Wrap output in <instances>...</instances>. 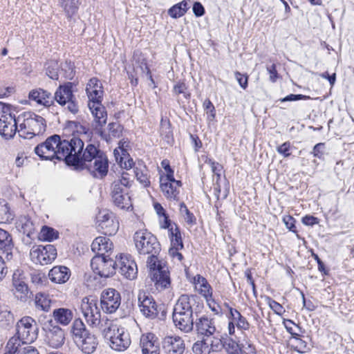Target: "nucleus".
<instances>
[{
    "label": "nucleus",
    "instance_id": "f257e3e1",
    "mask_svg": "<svg viewBox=\"0 0 354 354\" xmlns=\"http://www.w3.org/2000/svg\"><path fill=\"white\" fill-rule=\"evenodd\" d=\"M68 165L86 169L94 177L102 178L107 174L109 163L106 156L93 144L84 142L82 138H73L69 142Z\"/></svg>",
    "mask_w": 354,
    "mask_h": 354
},
{
    "label": "nucleus",
    "instance_id": "f03ea898",
    "mask_svg": "<svg viewBox=\"0 0 354 354\" xmlns=\"http://www.w3.org/2000/svg\"><path fill=\"white\" fill-rule=\"evenodd\" d=\"M196 296L182 295L176 301L173 310L172 319L176 328L185 333L193 330V309Z\"/></svg>",
    "mask_w": 354,
    "mask_h": 354
},
{
    "label": "nucleus",
    "instance_id": "7ed1b4c3",
    "mask_svg": "<svg viewBox=\"0 0 354 354\" xmlns=\"http://www.w3.org/2000/svg\"><path fill=\"white\" fill-rule=\"evenodd\" d=\"M86 94L88 98V106L95 122L99 127H102L106 122L107 114L101 103L103 90L100 82L97 78H91L86 85Z\"/></svg>",
    "mask_w": 354,
    "mask_h": 354
},
{
    "label": "nucleus",
    "instance_id": "20e7f679",
    "mask_svg": "<svg viewBox=\"0 0 354 354\" xmlns=\"http://www.w3.org/2000/svg\"><path fill=\"white\" fill-rule=\"evenodd\" d=\"M68 142L66 140H61L59 136L54 135L48 138L44 142L38 145L35 148V152L42 159L57 158L66 162L70 147Z\"/></svg>",
    "mask_w": 354,
    "mask_h": 354
},
{
    "label": "nucleus",
    "instance_id": "39448f33",
    "mask_svg": "<svg viewBox=\"0 0 354 354\" xmlns=\"http://www.w3.org/2000/svg\"><path fill=\"white\" fill-rule=\"evenodd\" d=\"M18 133L24 138L30 139L46 131V121L41 116L32 112H25L18 116Z\"/></svg>",
    "mask_w": 354,
    "mask_h": 354
},
{
    "label": "nucleus",
    "instance_id": "423d86ee",
    "mask_svg": "<svg viewBox=\"0 0 354 354\" xmlns=\"http://www.w3.org/2000/svg\"><path fill=\"white\" fill-rule=\"evenodd\" d=\"M157 254H149L147 266L149 270V277L154 283L156 289L163 290L169 286L171 281L168 268L158 260Z\"/></svg>",
    "mask_w": 354,
    "mask_h": 354
},
{
    "label": "nucleus",
    "instance_id": "0eeeda50",
    "mask_svg": "<svg viewBox=\"0 0 354 354\" xmlns=\"http://www.w3.org/2000/svg\"><path fill=\"white\" fill-rule=\"evenodd\" d=\"M106 325L103 335L105 338L110 339L111 348L118 352L125 351L129 346L131 340L124 328H120L112 322L106 323Z\"/></svg>",
    "mask_w": 354,
    "mask_h": 354
},
{
    "label": "nucleus",
    "instance_id": "6e6552de",
    "mask_svg": "<svg viewBox=\"0 0 354 354\" xmlns=\"http://www.w3.org/2000/svg\"><path fill=\"white\" fill-rule=\"evenodd\" d=\"M133 241L140 254H158L160 245L156 237L147 230H140L134 234Z\"/></svg>",
    "mask_w": 354,
    "mask_h": 354
},
{
    "label": "nucleus",
    "instance_id": "1a4fd4ad",
    "mask_svg": "<svg viewBox=\"0 0 354 354\" xmlns=\"http://www.w3.org/2000/svg\"><path fill=\"white\" fill-rule=\"evenodd\" d=\"M73 84L66 82L59 85L54 94L55 100L62 106L73 114H77L79 111V106L73 91Z\"/></svg>",
    "mask_w": 354,
    "mask_h": 354
},
{
    "label": "nucleus",
    "instance_id": "9d476101",
    "mask_svg": "<svg viewBox=\"0 0 354 354\" xmlns=\"http://www.w3.org/2000/svg\"><path fill=\"white\" fill-rule=\"evenodd\" d=\"M1 111L0 113V135L5 139L14 137L17 131L18 118L11 111L10 106L0 103Z\"/></svg>",
    "mask_w": 354,
    "mask_h": 354
},
{
    "label": "nucleus",
    "instance_id": "9b49d317",
    "mask_svg": "<svg viewBox=\"0 0 354 354\" xmlns=\"http://www.w3.org/2000/svg\"><path fill=\"white\" fill-rule=\"evenodd\" d=\"M16 330L17 336L21 339L30 344L37 338L39 328L32 317L25 316L17 322Z\"/></svg>",
    "mask_w": 354,
    "mask_h": 354
},
{
    "label": "nucleus",
    "instance_id": "f8f14e48",
    "mask_svg": "<svg viewBox=\"0 0 354 354\" xmlns=\"http://www.w3.org/2000/svg\"><path fill=\"white\" fill-rule=\"evenodd\" d=\"M80 308L86 323L92 328H97L101 322V313L94 299L84 297Z\"/></svg>",
    "mask_w": 354,
    "mask_h": 354
},
{
    "label": "nucleus",
    "instance_id": "ddd939ff",
    "mask_svg": "<svg viewBox=\"0 0 354 354\" xmlns=\"http://www.w3.org/2000/svg\"><path fill=\"white\" fill-rule=\"evenodd\" d=\"M30 256L34 263L48 265L56 259L57 250L53 245H36L31 248Z\"/></svg>",
    "mask_w": 354,
    "mask_h": 354
},
{
    "label": "nucleus",
    "instance_id": "4468645a",
    "mask_svg": "<svg viewBox=\"0 0 354 354\" xmlns=\"http://www.w3.org/2000/svg\"><path fill=\"white\" fill-rule=\"evenodd\" d=\"M98 227L104 234L113 235L119 229V222L114 214L108 209L100 210L96 217Z\"/></svg>",
    "mask_w": 354,
    "mask_h": 354
},
{
    "label": "nucleus",
    "instance_id": "2eb2a0df",
    "mask_svg": "<svg viewBox=\"0 0 354 354\" xmlns=\"http://www.w3.org/2000/svg\"><path fill=\"white\" fill-rule=\"evenodd\" d=\"M108 256L97 255L91 261L93 271L102 277H109L115 272V261Z\"/></svg>",
    "mask_w": 354,
    "mask_h": 354
},
{
    "label": "nucleus",
    "instance_id": "dca6fc26",
    "mask_svg": "<svg viewBox=\"0 0 354 354\" xmlns=\"http://www.w3.org/2000/svg\"><path fill=\"white\" fill-rule=\"evenodd\" d=\"M160 189L163 195L169 200L178 201L181 182L175 180L171 174L161 176Z\"/></svg>",
    "mask_w": 354,
    "mask_h": 354
},
{
    "label": "nucleus",
    "instance_id": "f3484780",
    "mask_svg": "<svg viewBox=\"0 0 354 354\" xmlns=\"http://www.w3.org/2000/svg\"><path fill=\"white\" fill-rule=\"evenodd\" d=\"M121 303L120 293L113 288L104 290L101 295V307L106 313H113Z\"/></svg>",
    "mask_w": 354,
    "mask_h": 354
},
{
    "label": "nucleus",
    "instance_id": "a211bd4d",
    "mask_svg": "<svg viewBox=\"0 0 354 354\" xmlns=\"http://www.w3.org/2000/svg\"><path fill=\"white\" fill-rule=\"evenodd\" d=\"M6 352L5 354H30L39 351L37 348L30 345L28 342L23 341L19 337H11L6 346Z\"/></svg>",
    "mask_w": 354,
    "mask_h": 354
},
{
    "label": "nucleus",
    "instance_id": "6ab92c4d",
    "mask_svg": "<svg viewBox=\"0 0 354 354\" xmlns=\"http://www.w3.org/2000/svg\"><path fill=\"white\" fill-rule=\"evenodd\" d=\"M138 307L140 313L147 318L154 319L158 315L155 300L145 292H140L138 295Z\"/></svg>",
    "mask_w": 354,
    "mask_h": 354
},
{
    "label": "nucleus",
    "instance_id": "aec40b11",
    "mask_svg": "<svg viewBox=\"0 0 354 354\" xmlns=\"http://www.w3.org/2000/svg\"><path fill=\"white\" fill-rule=\"evenodd\" d=\"M120 269V272L128 279H134L138 273L136 263L128 255H120L119 259L115 261V267Z\"/></svg>",
    "mask_w": 354,
    "mask_h": 354
},
{
    "label": "nucleus",
    "instance_id": "412c9836",
    "mask_svg": "<svg viewBox=\"0 0 354 354\" xmlns=\"http://www.w3.org/2000/svg\"><path fill=\"white\" fill-rule=\"evenodd\" d=\"M192 282L194 284L195 291L201 295L207 303L214 301L212 288L204 277L196 274L193 277Z\"/></svg>",
    "mask_w": 354,
    "mask_h": 354
},
{
    "label": "nucleus",
    "instance_id": "4be33fe9",
    "mask_svg": "<svg viewBox=\"0 0 354 354\" xmlns=\"http://www.w3.org/2000/svg\"><path fill=\"white\" fill-rule=\"evenodd\" d=\"M196 330L201 335L209 337L217 332L215 320L207 316H202L195 322Z\"/></svg>",
    "mask_w": 354,
    "mask_h": 354
},
{
    "label": "nucleus",
    "instance_id": "5701e85b",
    "mask_svg": "<svg viewBox=\"0 0 354 354\" xmlns=\"http://www.w3.org/2000/svg\"><path fill=\"white\" fill-rule=\"evenodd\" d=\"M140 344L142 354H159L160 343L154 334L147 333L142 335Z\"/></svg>",
    "mask_w": 354,
    "mask_h": 354
},
{
    "label": "nucleus",
    "instance_id": "b1692460",
    "mask_svg": "<svg viewBox=\"0 0 354 354\" xmlns=\"http://www.w3.org/2000/svg\"><path fill=\"white\" fill-rule=\"evenodd\" d=\"M64 339V332L58 326H51L50 328L46 330V341L50 347L59 348L63 345Z\"/></svg>",
    "mask_w": 354,
    "mask_h": 354
},
{
    "label": "nucleus",
    "instance_id": "393cba45",
    "mask_svg": "<svg viewBox=\"0 0 354 354\" xmlns=\"http://www.w3.org/2000/svg\"><path fill=\"white\" fill-rule=\"evenodd\" d=\"M165 353L183 354L185 351L183 340L179 337H166L162 342Z\"/></svg>",
    "mask_w": 354,
    "mask_h": 354
},
{
    "label": "nucleus",
    "instance_id": "a878e982",
    "mask_svg": "<svg viewBox=\"0 0 354 354\" xmlns=\"http://www.w3.org/2000/svg\"><path fill=\"white\" fill-rule=\"evenodd\" d=\"M115 185L113 188L112 198L118 207L121 209H129L132 207L131 198L127 194L124 193L122 187H118Z\"/></svg>",
    "mask_w": 354,
    "mask_h": 354
},
{
    "label": "nucleus",
    "instance_id": "bb28decb",
    "mask_svg": "<svg viewBox=\"0 0 354 354\" xmlns=\"http://www.w3.org/2000/svg\"><path fill=\"white\" fill-rule=\"evenodd\" d=\"M29 99L35 101L38 104L49 107L53 104L51 94L41 88L31 91L28 95Z\"/></svg>",
    "mask_w": 354,
    "mask_h": 354
},
{
    "label": "nucleus",
    "instance_id": "cd10ccee",
    "mask_svg": "<svg viewBox=\"0 0 354 354\" xmlns=\"http://www.w3.org/2000/svg\"><path fill=\"white\" fill-rule=\"evenodd\" d=\"M48 276L52 281L57 283H64L69 279L71 271L66 266H57L50 270Z\"/></svg>",
    "mask_w": 354,
    "mask_h": 354
},
{
    "label": "nucleus",
    "instance_id": "c85d7f7f",
    "mask_svg": "<svg viewBox=\"0 0 354 354\" xmlns=\"http://www.w3.org/2000/svg\"><path fill=\"white\" fill-rule=\"evenodd\" d=\"M113 249V243L106 236H98L95 238L92 244L91 250L97 253V255L105 256Z\"/></svg>",
    "mask_w": 354,
    "mask_h": 354
},
{
    "label": "nucleus",
    "instance_id": "c756f323",
    "mask_svg": "<svg viewBox=\"0 0 354 354\" xmlns=\"http://www.w3.org/2000/svg\"><path fill=\"white\" fill-rule=\"evenodd\" d=\"M75 343L84 354H92L98 346L97 338L95 335L91 334L79 339Z\"/></svg>",
    "mask_w": 354,
    "mask_h": 354
},
{
    "label": "nucleus",
    "instance_id": "7c9ffc66",
    "mask_svg": "<svg viewBox=\"0 0 354 354\" xmlns=\"http://www.w3.org/2000/svg\"><path fill=\"white\" fill-rule=\"evenodd\" d=\"M22 275V271L17 270L12 276V283L15 289V294L19 293L20 295H17V297H20L21 299L26 298L28 292V286Z\"/></svg>",
    "mask_w": 354,
    "mask_h": 354
},
{
    "label": "nucleus",
    "instance_id": "2f4dec72",
    "mask_svg": "<svg viewBox=\"0 0 354 354\" xmlns=\"http://www.w3.org/2000/svg\"><path fill=\"white\" fill-rule=\"evenodd\" d=\"M53 317L56 323L62 326H67L72 321L73 313L68 308H59L53 310Z\"/></svg>",
    "mask_w": 354,
    "mask_h": 354
},
{
    "label": "nucleus",
    "instance_id": "473e14b6",
    "mask_svg": "<svg viewBox=\"0 0 354 354\" xmlns=\"http://www.w3.org/2000/svg\"><path fill=\"white\" fill-rule=\"evenodd\" d=\"M14 248V243L11 234L6 230L0 227V250L8 256Z\"/></svg>",
    "mask_w": 354,
    "mask_h": 354
},
{
    "label": "nucleus",
    "instance_id": "72a5a7b5",
    "mask_svg": "<svg viewBox=\"0 0 354 354\" xmlns=\"http://www.w3.org/2000/svg\"><path fill=\"white\" fill-rule=\"evenodd\" d=\"M35 303L37 308L48 312L50 308L52 299L46 293L37 292L35 297Z\"/></svg>",
    "mask_w": 354,
    "mask_h": 354
},
{
    "label": "nucleus",
    "instance_id": "f704fd0d",
    "mask_svg": "<svg viewBox=\"0 0 354 354\" xmlns=\"http://www.w3.org/2000/svg\"><path fill=\"white\" fill-rule=\"evenodd\" d=\"M168 229L169 236L171 240V247H177V248H183L181 234L176 225L170 224Z\"/></svg>",
    "mask_w": 354,
    "mask_h": 354
},
{
    "label": "nucleus",
    "instance_id": "c9c22d12",
    "mask_svg": "<svg viewBox=\"0 0 354 354\" xmlns=\"http://www.w3.org/2000/svg\"><path fill=\"white\" fill-rule=\"evenodd\" d=\"M79 6V0H62L61 1V6L68 19L77 13Z\"/></svg>",
    "mask_w": 354,
    "mask_h": 354
},
{
    "label": "nucleus",
    "instance_id": "e433bc0d",
    "mask_svg": "<svg viewBox=\"0 0 354 354\" xmlns=\"http://www.w3.org/2000/svg\"><path fill=\"white\" fill-rule=\"evenodd\" d=\"M73 337L75 342L79 339L86 336L87 332L86 330L85 325L80 319H75L73 322L72 328Z\"/></svg>",
    "mask_w": 354,
    "mask_h": 354
},
{
    "label": "nucleus",
    "instance_id": "4c0bfd02",
    "mask_svg": "<svg viewBox=\"0 0 354 354\" xmlns=\"http://www.w3.org/2000/svg\"><path fill=\"white\" fill-rule=\"evenodd\" d=\"M134 172L138 181H139L140 184L144 187L149 186V176L148 174V170L145 166L139 165L135 168Z\"/></svg>",
    "mask_w": 354,
    "mask_h": 354
},
{
    "label": "nucleus",
    "instance_id": "58836bf2",
    "mask_svg": "<svg viewBox=\"0 0 354 354\" xmlns=\"http://www.w3.org/2000/svg\"><path fill=\"white\" fill-rule=\"evenodd\" d=\"M154 209L156 214L159 216V222L161 228L167 229V227H169L171 221L168 218V216L166 214V212L163 207L158 203H155L153 204Z\"/></svg>",
    "mask_w": 354,
    "mask_h": 354
},
{
    "label": "nucleus",
    "instance_id": "ea45409f",
    "mask_svg": "<svg viewBox=\"0 0 354 354\" xmlns=\"http://www.w3.org/2000/svg\"><path fill=\"white\" fill-rule=\"evenodd\" d=\"M230 314L234 322H236V326L243 330H248L250 328V324L246 319L241 315V314L236 309L232 308H230Z\"/></svg>",
    "mask_w": 354,
    "mask_h": 354
},
{
    "label": "nucleus",
    "instance_id": "a19ab883",
    "mask_svg": "<svg viewBox=\"0 0 354 354\" xmlns=\"http://www.w3.org/2000/svg\"><path fill=\"white\" fill-rule=\"evenodd\" d=\"M18 227L21 228V230L24 234L28 236H30L35 231V225L34 223L28 217H22L20 218Z\"/></svg>",
    "mask_w": 354,
    "mask_h": 354
},
{
    "label": "nucleus",
    "instance_id": "79ce46f5",
    "mask_svg": "<svg viewBox=\"0 0 354 354\" xmlns=\"http://www.w3.org/2000/svg\"><path fill=\"white\" fill-rule=\"evenodd\" d=\"M58 238V232L52 227L43 226L39 234V239L45 241H53Z\"/></svg>",
    "mask_w": 354,
    "mask_h": 354
},
{
    "label": "nucleus",
    "instance_id": "37998d69",
    "mask_svg": "<svg viewBox=\"0 0 354 354\" xmlns=\"http://www.w3.org/2000/svg\"><path fill=\"white\" fill-rule=\"evenodd\" d=\"M188 8L187 3L183 1L172 6L168 11L169 15L173 18H178L183 16Z\"/></svg>",
    "mask_w": 354,
    "mask_h": 354
},
{
    "label": "nucleus",
    "instance_id": "c03bdc74",
    "mask_svg": "<svg viewBox=\"0 0 354 354\" xmlns=\"http://www.w3.org/2000/svg\"><path fill=\"white\" fill-rule=\"evenodd\" d=\"M14 322V317L5 306H0V324L3 327H7Z\"/></svg>",
    "mask_w": 354,
    "mask_h": 354
},
{
    "label": "nucleus",
    "instance_id": "a18cd8bd",
    "mask_svg": "<svg viewBox=\"0 0 354 354\" xmlns=\"http://www.w3.org/2000/svg\"><path fill=\"white\" fill-rule=\"evenodd\" d=\"M12 219V215L8 203L0 200V223H6Z\"/></svg>",
    "mask_w": 354,
    "mask_h": 354
},
{
    "label": "nucleus",
    "instance_id": "49530a36",
    "mask_svg": "<svg viewBox=\"0 0 354 354\" xmlns=\"http://www.w3.org/2000/svg\"><path fill=\"white\" fill-rule=\"evenodd\" d=\"M180 213L187 225L192 226L196 223L195 216L189 212L184 203H181L180 205Z\"/></svg>",
    "mask_w": 354,
    "mask_h": 354
},
{
    "label": "nucleus",
    "instance_id": "de8ad7c7",
    "mask_svg": "<svg viewBox=\"0 0 354 354\" xmlns=\"http://www.w3.org/2000/svg\"><path fill=\"white\" fill-rule=\"evenodd\" d=\"M160 134L167 143L170 144L171 142L172 131L168 121L161 120Z\"/></svg>",
    "mask_w": 354,
    "mask_h": 354
},
{
    "label": "nucleus",
    "instance_id": "09e8293b",
    "mask_svg": "<svg viewBox=\"0 0 354 354\" xmlns=\"http://www.w3.org/2000/svg\"><path fill=\"white\" fill-rule=\"evenodd\" d=\"M59 67L57 62L54 60L48 62L46 67V75L52 80H57Z\"/></svg>",
    "mask_w": 354,
    "mask_h": 354
},
{
    "label": "nucleus",
    "instance_id": "8fccbe9b",
    "mask_svg": "<svg viewBox=\"0 0 354 354\" xmlns=\"http://www.w3.org/2000/svg\"><path fill=\"white\" fill-rule=\"evenodd\" d=\"M193 351L196 354H209V342L198 341L193 345Z\"/></svg>",
    "mask_w": 354,
    "mask_h": 354
},
{
    "label": "nucleus",
    "instance_id": "3c124183",
    "mask_svg": "<svg viewBox=\"0 0 354 354\" xmlns=\"http://www.w3.org/2000/svg\"><path fill=\"white\" fill-rule=\"evenodd\" d=\"M136 64H138V66L135 67V71L136 73H138L140 70L141 74H147L149 75V80L153 83V80L151 75L150 70L147 66L146 59L145 58H142L140 61L136 62Z\"/></svg>",
    "mask_w": 354,
    "mask_h": 354
},
{
    "label": "nucleus",
    "instance_id": "603ef678",
    "mask_svg": "<svg viewBox=\"0 0 354 354\" xmlns=\"http://www.w3.org/2000/svg\"><path fill=\"white\" fill-rule=\"evenodd\" d=\"M265 299L269 307L277 315H281L285 312L283 307L280 304L271 299L270 297H266Z\"/></svg>",
    "mask_w": 354,
    "mask_h": 354
},
{
    "label": "nucleus",
    "instance_id": "864d4df0",
    "mask_svg": "<svg viewBox=\"0 0 354 354\" xmlns=\"http://www.w3.org/2000/svg\"><path fill=\"white\" fill-rule=\"evenodd\" d=\"M71 127H73L75 129V131L80 135V138H82V140L85 138H88L89 134H88V129L81 124L77 122H71Z\"/></svg>",
    "mask_w": 354,
    "mask_h": 354
},
{
    "label": "nucleus",
    "instance_id": "5fc2aeb1",
    "mask_svg": "<svg viewBox=\"0 0 354 354\" xmlns=\"http://www.w3.org/2000/svg\"><path fill=\"white\" fill-rule=\"evenodd\" d=\"M131 180H130V176L129 174L126 172H123L122 174L121 178L118 179V180H115L113 184V188L115 185H117L118 187H128L131 185Z\"/></svg>",
    "mask_w": 354,
    "mask_h": 354
},
{
    "label": "nucleus",
    "instance_id": "6e6d98bb",
    "mask_svg": "<svg viewBox=\"0 0 354 354\" xmlns=\"http://www.w3.org/2000/svg\"><path fill=\"white\" fill-rule=\"evenodd\" d=\"M113 154L115 160L118 164L120 162H122V160L128 158V153L127 150L124 149L123 145L122 146L120 145L118 148L115 149Z\"/></svg>",
    "mask_w": 354,
    "mask_h": 354
},
{
    "label": "nucleus",
    "instance_id": "4d7b16f0",
    "mask_svg": "<svg viewBox=\"0 0 354 354\" xmlns=\"http://www.w3.org/2000/svg\"><path fill=\"white\" fill-rule=\"evenodd\" d=\"M174 92L176 95L183 94L187 99L190 97V94L187 92V87L184 82H177L174 86Z\"/></svg>",
    "mask_w": 354,
    "mask_h": 354
},
{
    "label": "nucleus",
    "instance_id": "13d9d810",
    "mask_svg": "<svg viewBox=\"0 0 354 354\" xmlns=\"http://www.w3.org/2000/svg\"><path fill=\"white\" fill-rule=\"evenodd\" d=\"M109 127V136L110 137H119L122 132L121 126L116 122L109 123L108 125Z\"/></svg>",
    "mask_w": 354,
    "mask_h": 354
},
{
    "label": "nucleus",
    "instance_id": "bf43d9fd",
    "mask_svg": "<svg viewBox=\"0 0 354 354\" xmlns=\"http://www.w3.org/2000/svg\"><path fill=\"white\" fill-rule=\"evenodd\" d=\"M324 149L325 144L319 142L314 146L311 153L313 155L314 157L321 159L323 158V156L324 154Z\"/></svg>",
    "mask_w": 354,
    "mask_h": 354
},
{
    "label": "nucleus",
    "instance_id": "052dcab7",
    "mask_svg": "<svg viewBox=\"0 0 354 354\" xmlns=\"http://www.w3.org/2000/svg\"><path fill=\"white\" fill-rule=\"evenodd\" d=\"M222 348L223 344L219 339H215L214 340L211 341L210 344L209 343V354L211 353L220 352Z\"/></svg>",
    "mask_w": 354,
    "mask_h": 354
},
{
    "label": "nucleus",
    "instance_id": "680f3d73",
    "mask_svg": "<svg viewBox=\"0 0 354 354\" xmlns=\"http://www.w3.org/2000/svg\"><path fill=\"white\" fill-rule=\"evenodd\" d=\"M234 75L240 86L245 89L248 87V76L243 75L238 71L235 72Z\"/></svg>",
    "mask_w": 354,
    "mask_h": 354
},
{
    "label": "nucleus",
    "instance_id": "e2e57ef3",
    "mask_svg": "<svg viewBox=\"0 0 354 354\" xmlns=\"http://www.w3.org/2000/svg\"><path fill=\"white\" fill-rule=\"evenodd\" d=\"M290 143L286 142L278 147L277 150L279 153L283 155L285 158H287L290 156Z\"/></svg>",
    "mask_w": 354,
    "mask_h": 354
},
{
    "label": "nucleus",
    "instance_id": "0e129e2a",
    "mask_svg": "<svg viewBox=\"0 0 354 354\" xmlns=\"http://www.w3.org/2000/svg\"><path fill=\"white\" fill-rule=\"evenodd\" d=\"M283 221L288 229H289L290 231L295 232V220L292 216L290 215L285 216L283 218Z\"/></svg>",
    "mask_w": 354,
    "mask_h": 354
},
{
    "label": "nucleus",
    "instance_id": "69168bd1",
    "mask_svg": "<svg viewBox=\"0 0 354 354\" xmlns=\"http://www.w3.org/2000/svg\"><path fill=\"white\" fill-rule=\"evenodd\" d=\"M182 248H177V247H171L169 250V254L174 259H176L178 261H181L183 257L181 253L179 252V250Z\"/></svg>",
    "mask_w": 354,
    "mask_h": 354
},
{
    "label": "nucleus",
    "instance_id": "338daca9",
    "mask_svg": "<svg viewBox=\"0 0 354 354\" xmlns=\"http://www.w3.org/2000/svg\"><path fill=\"white\" fill-rule=\"evenodd\" d=\"M31 279L32 283L36 285H42L43 283L46 281V277L44 274L40 273H34L31 276Z\"/></svg>",
    "mask_w": 354,
    "mask_h": 354
},
{
    "label": "nucleus",
    "instance_id": "774afa93",
    "mask_svg": "<svg viewBox=\"0 0 354 354\" xmlns=\"http://www.w3.org/2000/svg\"><path fill=\"white\" fill-rule=\"evenodd\" d=\"M193 12L196 16L201 17L204 15L205 9L201 3L195 2L193 6Z\"/></svg>",
    "mask_w": 354,
    "mask_h": 354
}]
</instances>
